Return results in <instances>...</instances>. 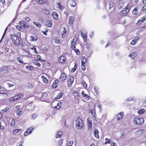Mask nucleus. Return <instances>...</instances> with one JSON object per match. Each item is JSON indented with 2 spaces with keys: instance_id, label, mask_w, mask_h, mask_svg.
Returning <instances> with one entry per match:
<instances>
[{
  "instance_id": "obj_8",
  "label": "nucleus",
  "mask_w": 146,
  "mask_h": 146,
  "mask_svg": "<svg viewBox=\"0 0 146 146\" xmlns=\"http://www.w3.org/2000/svg\"><path fill=\"white\" fill-rule=\"evenodd\" d=\"M23 95L22 94H20L18 95L15 96L13 98V101L14 102H16L18 100L23 98Z\"/></svg>"
},
{
  "instance_id": "obj_50",
  "label": "nucleus",
  "mask_w": 146,
  "mask_h": 146,
  "mask_svg": "<svg viewBox=\"0 0 146 146\" xmlns=\"http://www.w3.org/2000/svg\"><path fill=\"white\" fill-rule=\"evenodd\" d=\"M37 115L35 113H34L32 115L31 117V118L33 119H34L36 117Z\"/></svg>"
},
{
  "instance_id": "obj_31",
  "label": "nucleus",
  "mask_w": 146,
  "mask_h": 146,
  "mask_svg": "<svg viewBox=\"0 0 146 146\" xmlns=\"http://www.w3.org/2000/svg\"><path fill=\"white\" fill-rule=\"evenodd\" d=\"M22 110L19 109L16 111V113L18 116H20L22 114Z\"/></svg>"
},
{
  "instance_id": "obj_24",
  "label": "nucleus",
  "mask_w": 146,
  "mask_h": 146,
  "mask_svg": "<svg viewBox=\"0 0 146 146\" xmlns=\"http://www.w3.org/2000/svg\"><path fill=\"white\" fill-rule=\"evenodd\" d=\"M145 130L143 129H139L136 132L137 134L141 135L144 132Z\"/></svg>"
},
{
  "instance_id": "obj_23",
  "label": "nucleus",
  "mask_w": 146,
  "mask_h": 146,
  "mask_svg": "<svg viewBox=\"0 0 146 146\" xmlns=\"http://www.w3.org/2000/svg\"><path fill=\"white\" fill-rule=\"evenodd\" d=\"M59 81L58 80H56L54 81L52 85V86L54 88H56L58 87V83Z\"/></svg>"
},
{
  "instance_id": "obj_30",
  "label": "nucleus",
  "mask_w": 146,
  "mask_h": 146,
  "mask_svg": "<svg viewBox=\"0 0 146 146\" xmlns=\"http://www.w3.org/2000/svg\"><path fill=\"white\" fill-rule=\"evenodd\" d=\"M26 68L29 70H34L33 67L30 65H28L26 67Z\"/></svg>"
},
{
  "instance_id": "obj_52",
  "label": "nucleus",
  "mask_w": 146,
  "mask_h": 146,
  "mask_svg": "<svg viewBox=\"0 0 146 146\" xmlns=\"http://www.w3.org/2000/svg\"><path fill=\"white\" fill-rule=\"evenodd\" d=\"M130 8V7L128 5H127L126 7L123 9L125 11H128V10L129 11V9Z\"/></svg>"
},
{
  "instance_id": "obj_12",
  "label": "nucleus",
  "mask_w": 146,
  "mask_h": 146,
  "mask_svg": "<svg viewBox=\"0 0 146 146\" xmlns=\"http://www.w3.org/2000/svg\"><path fill=\"white\" fill-rule=\"evenodd\" d=\"M58 60L60 62L63 63L66 60V58L65 56H60L58 58Z\"/></svg>"
},
{
  "instance_id": "obj_20",
  "label": "nucleus",
  "mask_w": 146,
  "mask_h": 146,
  "mask_svg": "<svg viewBox=\"0 0 146 146\" xmlns=\"http://www.w3.org/2000/svg\"><path fill=\"white\" fill-rule=\"evenodd\" d=\"M47 96L48 95L46 93H43L41 95V99L42 100V101H44L46 98Z\"/></svg>"
},
{
  "instance_id": "obj_57",
  "label": "nucleus",
  "mask_w": 146,
  "mask_h": 146,
  "mask_svg": "<svg viewBox=\"0 0 146 146\" xmlns=\"http://www.w3.org/2000/svg\"><path fill=\"white\" fill-rule=\"evenodd\" d=\"M113 3L112 2H111L109 3V8L110 9L113 7Z\"/></svg>"
},
{
  "instance_id": "obj_32",
  "label": "nucleus",
  "mask_w": 146,
  "mask_h": 146,
  "mask_svg": "<svg viewBox=\"0 0 146 146\" xmlns=\"http://www.w3.org/2000/svg\"><path fill=\"white\" fill-rule=\"evenodd\" d=\"M31 40L33 41H36L37 39V37L35 36H31Z\"/></svg>"
},
{
  "instance_id": "obj_18",
  "label": "nucleus",
  "mask_w": 146,
  "mask_h": 146,
  "mask_svg": "<svg viewBox=\"0 0 146 146\" xmlns=\"http://www.w3.org/2000/svg\"><path fill=\"white\" fill-rule=\"evenodd\" d=\"M99 132L98 129H95L94 130V136L97 138H98L99 137V136L98 135Z\"/></svg>"
},
{
  "instance_id": "obj_58",
  "label": "nucleus",
  "mask_w": 146,
  "mask_h": 146,
  "mask_svg": "<svg viewBox=\"0 0 146 146\" xmlns=\"http://www.w3.org/2000/svg\"><path fill=\"white\" fill-rule=\"evenodd\" d=\"M58 6L60 8V9H63L64 8V7L62 6L60 3H58Z\"/></svg>"
},
{
  "instance_id": "obj_34",
  "label": "nucleus",
  "mask_w": 146,
  "mask_h": 146,
  "mask_svg": "<svg viewBox=\"0 0 146 146\" xmlns=\"http://www.w3.org/2000/svg\"><path fill=\"white\" fill-rule=\"evenodd\" d=\"M62 135V133L61 131H59L58 132L56 135V137L57 138H60Z\"/></svg>"
},
{
  "instance_id": "obj_15",
  "label": "nucleus",
  "mask_w": 146,
  "mask_h": 146,
  "mask_svg": "<svg viewBox=\"0 0 146 146\" xmlns=\"http://www.w3.org/2000/svg\"><path fill=\"white\" fill-rule=\"evenodd\" d=\"M82 96L84 98L86 99L87 100H88L90 99V97L88 95L85 94L84 91L82 92Z\"/></svg>"
},
{
  "instance_id": "obj_10",
  "label": "nucleus",
  "mask_w": 146,
  "mask_h": 146,
  "mask_svg": "<svg viewBox=\"0 0 146 146\" xmlns=\"http://www.w3.org/2000/svg\"><path fill=\"white\" fill-rule=\"evenodd\" d=\"M74 79V78L72 77H71L68 80L67 82L68 86L70 87L71 86L72 84L73 83Z\"/></svg>"
},
{
  "instance_id": "obj_29",
  "label": "nucleus",
  "mask_w": 146,
  "mask_h": 146,
  "mask_svg": "<svg viewBox=\"0 0 146 146\" xmlns=\"http://www.w3.org/2000/svg\"><path fill=\"white\" fill-rule=\"evenodd\" d=\"M145 112V111L144 109H141L138 111V113L139 114H143Z\"/></svg>"
},
{
  "instance_id": "obj_62",
  "label": "nucleus",
  "mask_w": 146,
  "mask_h": 146,
  "mask_svg": "<svg viewBox=\"0 0 146 146\" xmlns=\"http://www.w3.org/2000/svg\"><path fill=\"white\" fill-rule=\"evenodd\" d=\"M16 28L19 31H21L22 29V28L19 26H17Z\"/></svg>"
},
{
  "instance_id": "obj_36",
  "label": "nucleus",
  "mask_w": 146,
  "mask_h": 146,
  "mask_svg": "<svg viewBox=\"0 0 146 146\" xmlns=\"http://www.w3.org/2000/svg\"><path fill=\"white\" fill-rule=\"evenodd\" d=\"M76 39H75V38H74L73 40V41L71 42V44L72 46H74V48L75 47V45L76 44Z\"/></svg>"
},
{
  "instance_id": "obj_42",
  "label": "nucleus",
  "mask_w": 146,
  "mask_h": 146,
  "mask_svg": "<svg viewBox=\"0 0 146 146\" xmlns=\"http://www.w3.org/2000/svg\"><path fill=\"white\" fill-rule=\"evenodd\" d=\"M105 140L106 141L105 142V143L106 144L108 143H111V141L110 139H108L107 138H106Z\"/></svg>"
},
{
  "instance_id": "obj_1",
  "label": "nucleus",
  "mask_w": 146,
  "mask_h": 146,
  "mask_svg": "<svg viewBox=\"0 0 146 146\" xmlns=\"http://www.w3.org/2000/svg\"><path fill=\"white\" fill-rule=\"evenodd\" d=\"M133 123L136 125H142L144 123V119L142 118L135 117L133 120Z\"/></svg>"
},
{
  "instance_id": "obj_47",
  "label": "nucleus",
  "mask_w": 146,
  "mask_h": 146,
  "mask_svg": "<svg viewBox=\"0 0 146 146\" xmlns=\"http://www.w3.org/2000/svg\"><path fill=\"white\" fill-rule=\"evenodd\" d=\"M63 28L64 29V31L62 33V37H63V35L64 34L66 33V29L65 27H63Z\"/></svg>"
},
{
  "instance_id": "obj_35",
  "label": "nucleus",
  "mask_w": 146,
  "mask_h": 146,
  "mask_svg": "<svg viewBox=\"0 0 146 146\" xmlns=\"http://www.w3.org/2000/svg\"><path fill=\"white\" fill-rule=\"evenodd\" d=\"M33 23L36 25V26L40 28L41 27V24L38 22H34Z\"/></svg>"
},
{
  "instance_id": "obj_60",
  "label": "nucleus",
  "mask_w": 146,
  "mask_h": 146,
  "mask_svg": "<svg viewBox=\"0 0 146 146\" xmlns=\"http://www.w3.org/2000/svg\"><path fill=\"white\" fill-rule=\"evenodd\" d=\"M94 89L95 91L96 92L97 94L98 93V89L95 86L94 88Z\"/></svg>"
},
{
  "instance_id": "obj_22",
  "label": "nucleus",
  "mask_w": 146,
  "mask_h": 146,
  "mask_svg": "<svg viewBox=\"0 0 146 146\" xmlns=\"http://www.w3.org/2000/svg\"><path fill=\"white\" fill-rule=\"evenodd\" d=\"M66 75L64 73H62L60 76V79L64 81L66 79Z\"/></svg>"
},
{
  "instance_id": "obj_38",
  "label": "nucleus",
  "mask_w": 146,
  "mask_h": 146,
  "mask_svg": "<svg viewBox=\"0 0 146 146\" xmlns=\"http://www.w3.org/2000/svg\"><path fill=\"white\" fill-rule=\"evenodd\" d=\"M47 22H48L47 24V25L48 26V27H52V22L50 21H49Z\"/></svg>"
},
{
  "instance_id": "obj_6",
  "label": "nucleus",
  "mask_w": 146,
  "mask_h": 146,
  "mask_svg": "<svg viewBox=\"0 0 146 146\" xmlns=\"http://www.w3.org/2000/svg\"><path fill=\"white\" fill-rule=\"evenodd\" d=\"M34 129V127H33L29 128L27 129L26 131L24 133V136H27L30 134Z\"/></svg>"
},
{
  "instance_id": "obj_46",
  "label": "nucleus",
  "mask_w": 146,
  "mask_h": 146,
  "mask_svg": "<svg viewBox=\"0 0 146 146\" xmlns=\"http://www.w3.org/2000/svg\"><path fill=\"white\" fill-rule=\"evenodd\" d=\"M15 124V120L14 119H13L12 120L11 123L10 124L11 126H14Z\"/></svg>"
},
{
  "instance_id": "obj_13",
  "label": "nucleus",
  "mask_w": 146,
  "mask_h": 146,
  "mask_svg": "<svg viewBox=\"0 0 146 146\" xmlns=\"http://www.w3.org/2000/svg\"><path fill=\"white\" fill-rule=\"evenodd\" d=\"M52 15L53 18L55 20H57L58 19V15L57 13L53 12L52 14Z\"/></svg>"
},
{
  "instance_id": "obj_27",
  "label": "nucleus",
  "mask_w": 146,
  "mask_h": 146,
  "mask_svg": "<svg viewBox=\"0 0 146 146\" xmlns=\"http://www.w3.org/2000/svg\"><path fill=\"white\" fill-rule=\"evenodd\" d=\"M41 78L42 79V80L45 83L47 84L48 82V80L47 78L44 76H41Z\"/></svg>"
},
{
  "instance_id": "obj_16",
  "label": "nucleus",
  "mask_w": 146,
  "mask_h": 146,
  "mask_svg": "<svg viewBox=\"0 0 146 146\" xmlns=\"http://www.w3.org/2000/svg\"><path fill=\"white\" fill-rule=\"evenodd\" d=\"M72 95L74 96L75 99L78 100L79 98V93L77 92H73L72 93Z\"/></svg>"
},
{
  "instance_id": "obj_25",
  "label": "nucleus",
  "mask_w": 146,
  "mask_h": 146,
  "mask_svg": "<svg viewBox=\"0 0 146 146\" xmlns=\"http://www.w3.org/2000/svg\"><path fill=\"white\" fill-rule=\"evenodd\" d=\"M74 18L72 16H70L69 18V23L71 25H72L73 23Z\"/></svg>"
},
{
  "instance_id": "obj_17",
  "label": "nucleus",
  "mask_w": 146,
  "mask_h": 146,
  "mask_svg": "<svg viewBox=\"0 0 146 146\" xmlns=\"http://www.w3.org/2000/svg\"><path fill=\"white\" fill-rule=\"evenodd\" d=\"M90 113L92 115L93 118V119L94 120H96V113L95 111V110H91L90 111Z\"/></svg>"
},
{
  "instance_id": "obj_61",
  "label": "nucleus",
  "mask_w": 146,
  "mask_h": 146,
  "mask_svg": "<svg viewBox=\"0 0 146 146\" xmlns=\"http://www.w3.org/2000/svg\"><path fill=\"white\" fill-rule=\"evenodd\" d=\"M133 98H132L131 97H129L126 100V101H131L133 100Z\"/></svg>"
},
{
  "instance_id": "obj_53",
  "label": "nucleus",
  "mask_w": 146,
  "mask_h": 146,
  "mask_svg": "<svg viewBox=\"0 0 146 146\" xmlns=\"http://www.w3.org/2000/svg\"><path fill=\"white\" fill-rule=\"evenodd\" d=\"M63 139H60L58 143H59V144H60V146H62V144L63 143Z\"/></svg>"
},
{
  "instance_id": "obj_41",
  "label": "nucleus",
  "mask_w": 146,
  "mask_h": 146,
  "mask_svg": "<svg viewBox=\"0 0 146 146\" xmlns=\"http://www.w3.org/2000/svg\"><path fill=\"white\" fill-rule=\"evenodd\" d=\"M43 12L46 14H48L49 13V11L46 9H44L43 10Z\"/></svg>"
},
{
  "instance_id": "obj_56",
  "label": "nucleus",
  "mask_w": 146,
  "mask_h": 146,
  "mask_svg": "<svg viewBox=\"0 0 146 146\" xmlns=\"http://www.w3.org/2000/svg\"><path fill=\"white\" fill-rule=\"evenodd\" d=\"M144 3L146 4L142 8V11H146V3Z\"/></svg>"
},
{
  "instance_id": "obj_44",
  "label": "nucleus",
  "mask_w": 146,
  "mask_h": 146,
  "mask_svg": "<svg viewBox=\"0 0 146 146\" xmlns=\"http://www.w3.org/2000/svg\"><path fill=\"white\" fill-rule=\"evenodd\" d=\"M137 9L135 8L132 11V14L133 15H135L137 13Z\"/></svg>"
},
{
  "instance_id": "obj_7",
  "label": "nucleus",
  "mask_w": 146,
  "mask_h": 146,
  "mask_svg": "<svg viewBox=\"0 0 146 146\" xmlns=\"http://www.w3.org/2000/svg\"><path fill=\"white\" fill-rule=\"evenodd\" d=\"M20 25L25 28H27L30 27L29 25L25 21H21L20 22Z\"/></svg>"
},
{
  "instance_id": "obj_26",
  "label": "nucleus",
  "mask_w": 146,
  "mask_h": 146,
  "mask_svg": "<svg viewBox=\"0 0 146 146\" xmlns=\"http://www.w3.org/2000/svg\"><path fill=\"white\" fill-rule=\"evenodd\" d=\"M124 3L121 1H120L118 4L117 7L118 9H121L124 5Z\"/></svg>"
},
{
  "instance_id": "obj_4",
  "label": "nucleus",
  "mask_w": 146,
  "mask_h": 146,
  "mask_svg": "<svg viewBox=\"0 0 146 146\" xmlns=\"http://www.w3.org/2000/svg\"><path fill=\"white\" fill-rule=\"evenodd\" d=\"M11 38L13 43L17 45L20 44V40L17 36L13 35H11Z\"/></svg>"
},
{
  "instance_id": "obj_49",
  "label": "nucleus",
  "mask_w": 146,
  "mask_h": 146,
  "mask_svg": "<svg viewBox=\"0 0 146 146\" xmlns=\"http://www.w3.org/2000/svg\"><path fill=\"white\" fill-rule=\"evenodd\" d=\"M55 42L57 44H59L60 42V41L58 38H56L55 39Z\"/></svg>"
},
{
  "instance_id": "obj_55",
  "label": "nucleus",
  "mask_w": 146,
  "mask_h": 146,
  "mask_svg": "<svg viewBox=\"0 0 146 146\" xmlns=\"http://www.w3.org/2000/svg\"><path fill=\"white\" fill-rule=\"evenodd\" d=\"M76 5V2L74 1L72 2V3L71 4V6L72 7H74Z\"/></svg>"
},
{
  "instance_id": "obj_51",
  "label": "nucleus",
  "mask_w": 146,
  "mask_h": 146,
  "mask_svg": "<svg viewBox=\"0 0 146 146\" xmlns=\"http://www.w3.org/2000/svg\"><path fill=\"white\" fill-rule=\"evenodd\" d=\"M101 119H102L103 120H104V121L106 119V115H105V114L103 115Z\"/></svg>"
},
{
  "instance_id": "obj_63",
  "label": "nucleus",
  "mask_w": 146,
  "mask_h": 146,
  "mask_svg": "<svg viewBox=\"0 0 146 146\" xmlns=\"http://www.w3.org/2000/svg\"><path fill=\"white\" fill-rule=\"evenodd\" d=\"M86 48L88 49H90V45L88 44H87L86 45Z\"/></svg>"
},
{
  "instance_id": "obj_39",
  "label": "nucleus",
  "mask_w": 146,
  "mask_h": 146,
  "mask_svg": "<svg viewBox=\"0 0 146 146\" xmlns=\"http://www.w3.org/2000/svg\"><path fill=\"white\" fill-rule=\"evenodd\" d=\"M38 3L40 4H42L46 3L47 1V0H38Z\"/></svg>"
},
{
  "instance_id": "obj_5",
  "label": "nucleus",
  "mask_w": 146,
  "mask_h": 146,
  "mask_svg": "<svg viewBox=\"0 0 146 146\" xmlns=\"http://www.w3.org/2000/svg\"><path fill=\"white\" fill-rule=\"evenodd\" d=\"M87 124L88 129L89 130H91L92 129V122L91 119L90 117H88L87 119Z\"/></svg>"
},
{
  "instance_id": "obj_54",
  "label": "nucleus",
  "mask_w": 146,
  "mask_h": 146,
  "mask_svg": "<svg viewBox=\"0 0 146 146\" xmlns=\"http://www.w3.org/2000/svg\"><path fill=\"white\" fill-rule=\"evenodd\" d=\"M81 36L84 38H86V35L84 34L83 33H81Z\"/></svg>"
},
{
  "instance_id": "obj_59",
  "label": "nucleus",
  "mask_w": 146,
  "mask_h": 146,
  "mask_svg": "<svg viewBox=\"0 0 146 146\" xmlns=\"http://www.w3.org/2000/svg\"><path fill=\"white\" fill-rule=\"evenodd\" d=\"M81 68H82V70L83 71H84L85 70L86 68L85 67V66H84V65H82Z\"/></svg>"
},
{
  "instance_id": "obj_45",
  "label": "nucleus",
  "mask_w": 146,
  "mask_h": 146,
  "mask_svg": "<svg viewBox=\"0 0 146 146\" xmlns=\"http://www.w3.org/2000/svg\"><path fill=\"white\" fill-rule=\"evenodd\" d=\"M37 58L39 61H45V60H41V57L40 55H38L37 56Z\"/></svg>"
},
{
  "instance_id": "obj_33",
  "label": "nucleus",
  "mask_w": 146,
  "mask_h": 146,
  "mask_svg": "<svg viewBox=\"0 0 146 146\" xmlns=\"http://www.w3.org/2000/svg\"><path fill=\"white\" fill-rule=\"evenodd\" d=\"M129 11V10L128 11H125L123 9L122 12L121 13V15L122 16H124L126 15Z\"/></svg>"
},
{
  "instance_id": "obj_9",
  "label": "nucleus",
  "mask_w": 146,
  "mask_h": 146,
  "mask_svg": "<svg viewBox=\"0 0 146 146\" xmlns=\"http://www.w3.org/2000/svg\"><path fill=\"white\" fill-rule=\"evenodd\" d=\"M124 115V112L122 111L120 112L116 115L117 120H119L121 118L123 117Z\"/></svg>"
},
{
  "instance_id": "obj_28",
  "label": "nucleus",
  "mask_w": 146,
  "mask_h": 146,
  "mask_svg": "<svg viewBox=\"0 0 146 146\" xmlns=\"http://www.w3.org/2000/svg\"><path fill=\"white\" fill-rule=\"evenodd\" d=\"M137 56L136 53L135 52H133L129 54V56L132 59H134Z\"/></svg>"
},
{
  "instance_id": "obj_48",
  "label": "nucleus",
  "mask_w": 146,
  "mask_h": 146,
  "mask_svg": "<svg viewBox=\"0 0 146 146\" xmlns=\"http://www.w3.org/2000/svg\"><path fill=\"white\" fill-rule=\"evenodd\" d=\"M73 143V141H71L69 142L68 144V146H72Z\"/></svg>"
},
{
  "instance_id": "obj_37",
  "label": "nucleus",
  "mask_w": 146,
  "mask_h": 146,
  "mask_svg": "<svg viewBox=\"0 0 146 146\" xmlns=\"http://www.w3.org/2000/svg\"><path fill=\"white\" fill-rule=\"evenodd\" d=\"M82 85L84 87L86 88L87 86V85L86 83L85 82L84 80H82Z\"/></svg>"
},
{
  "instance_id": "obj_21",
  "label": "nucleus",
  "mask_w": 146,
  "mask_h": 146,
  "mask_svg": "<svg viewBox=\"0 0 146 146\" xmlns=\"http://www.w3.org/2000/svg\"><path fill=\"white\" fill-rule=\"evenodd\" d=\"M87 61V59L84 56H83L82 57V60H81V63L82 65H84V64H85Z\"/></svg>"
},
{
  "instance_id": "obj_3",
  "label": "nucleus",
  "mask_w": 146,
  "mask_h": 146,
  "mask_svg": "<svg viewBox=\"0 0 146 146\" xmlns=\"http://www.w3.org/2000/svg\"><path fill=\"white\" fill-rule=\"evenodd\" d=\"M11 67L10 66H5L0 68V74H3L9 72L11 70Z\"/></svg>"
},
{
  "instance_id": "obj_19",
  "label": "nucleus",
  "mask_w": 146,
  "mask_h": 146,
  "mask_svg": "<svg viewBox=\"0 0 146 146\" xmlns=\"http://www.w3.org/2000/svg\"><path fill=\"white\" fill-rule=\"evenodd\" d=\"M139 37H136L135 38L133 39L131 42V44L132 45H133L135 44L136 43V42L137 41V40H139Z\"/></svg>"
},
{
  "instance_id": "obj_43",
  "label": "nucleus",
  "mask_w": 146,
  "mask_h": 146,
  "mask_svg": "<svg viewBox=\"0 0 146 146\" xmlns=\"http://www.w3.org/2000/svg\"><path fill=\"white\" fill-rule=\"evenodd\" d=\"M74 64H75V65H74V68L72 69L71 70L72 72H74L76 69L77 66H76V63H74Z\"/></svg>"
},
{
  "instance_id": "obj_64",
  "label": "nucleus",
  "mask_w": 146,
  "mask_h": 146,
  "mask_svg": "<svg viewBox=\"0 0 146 146\" xmlns=\"http://www.w3.org/2000/svg\"><path fill=\"white\" fill-rule=\"evenodd\" d=\"M25 20L27 22H28L30 21V19L29 17H27L25 18Z\"/></svg>"
},
{
  "instance_id": "obj_14",
  "label": "nucleus",
  "mask_w": 146,
  "mask_h": 146,
  "mask_svg": "<svg viewBox=\"0 0 146 146\" xmlns=\"http://www.w3.org/2000/svg\"><path fill=\"white\" fill-rule=\"evenodd\" d=\"M7 93L5 90L0 91V96H3V97H7Z\"/></svg>"
},
{
  "instance_id": "obj_11",
  "label": "nucleus",
  "mask_w": 146,
  "mask_h": 146,
  "mask_svg": "<svg viewBox=\"0 0 146 146\" xmlns=\"http://www.w3.org/2000/svg\"><path fill=\"white\" fill-rule=\"evenodd\" d=\"M146 20V15L143 16L138 21L137 24L139 25L143 22L145 20Z\"/></svg>"
},
{
  "instance_id": "obj_2",
  "label": "nucleus",
  "mask_w": 146,
  "mask_h": 146,
  "mask_svg": "<svg viewBox=\"0 0 146 146\" xmlns=\"http://www.w3.org/2000/svg\"><path fill=\"white\" fill-rule=\"evenodd\" d=\"M76 128L79 130H81L83 126V124L82 119L78 117L76 119Z\"/></svg>"
},
{
  "instance_id": "obj_40",
  "label": "nucleus",
  "mask_w": 146,
  "mask_h": 146,
  "mask_svg": "<svg viewBox=\"0 0 146 146\" xmlns=\"http://www.w3.org/2000/svg\"><path fill=\"white\" fill-rule=\"evenodd\" d=\"M62 93H59L57 95V97L56 99H59L62 97Z\"/></svg>"
}]
</instances>
